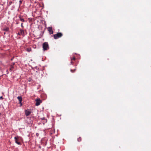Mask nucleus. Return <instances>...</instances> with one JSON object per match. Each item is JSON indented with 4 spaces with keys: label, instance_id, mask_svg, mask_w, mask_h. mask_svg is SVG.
Here are the masks:
<instances>
[{
    "label": "nucleus",
    "instance_id": "0eeeda50",
    "mask_svg": "<svg viewBox=\"0 0 151 151\" xmlns=\"http://www.w3.org/2000/svg\"><path fill=\"white\" fill-rule=\"evenodd\" d=\"M17 99L19 100V103H21V106H22V104L21 103V101H22V98L21 96H18L17 97Z\"/></svg>",
    "mask_w": 151,
    "mask_h": 151
},
{
    "label": "nucleus",
    "instance_id": "2eb2a0df",
    "mask_svg": "<svg viewBox=\"0 0 151 151\" xmlns=\"http://www.w3.org/2000/svg\"><path fill=\"white\" fill-rule=\"evenodd\" d=\"M21 26L22 27H23V23H22L21 24Z\"/></svg>",
    "mask_w": 151,
    "mask_h": 151
},
{
    "label": "nucleus",
    "instance_id": "f8f14e48",
    "mask_svg": "<svg viewBox=\"0 0 151 151\" xmlns=\"http://www.w3.org/2000/svg\"><path fill=\"white\" fill-rule=\"evenodd\" d=\"M40 119L42 120H46V119H45V118L44 117H42L40 118Z\"/></svg>",
    "mask_w": 151,
    "mask_h": 151
},
{
    "label": "nucleus",
    "instance_id": "f03ea898",
    "mask_svg": "<svg viewBox=\"0 0 151 151\" xmlns=\"http://www.w3.org/2000/svg\"><path fill=\"white\" fill-rule=\"evenodd\" d=\"M43 48L44 50H47L48 48V45L47 42H44L43 44Z\"/></svg>",
    "mask_w": 151,
    "mask_h": 151
},
{
    "label": "nucleus",
    "instance_id": "4468645a",
    "mask_svg": "<svg viewBox=\"0 0 151 151\" xmlns=\"http://www.w3.org/2000/svg\"><path fill=\"white\" fill-rule=\"evenodd\" d=\"M3 99V98L2 96H1V97H0V99Z\"/></svg>",
    "mask_w": 151,
    "mask_h": 151
},
{
    "label": "nucleus",
    "instance_id": "9b49d317",
    "mask_svg": "<svg viewBox=\"0 0 151 151\" xmlns=\"http://www.w3.org/2000/svg\"><path fill=\"white\" fill-rule=\"evenodd\" d=\"M27 50L28 52H30L31 50V48H28L27 49Z\"/></svg>",
    "mask_w": 151,
    "mask_h": 151
},
{
    "label": "nucleus",
    "instance_id": "7ed1b4c3",
    "mask_svg": "<svg viewBox=\"0 0 151 151\" xmlns=\"http://www.w3.org/2000/svg\"><path fill=\"white\" fill-rule=\"evenodd\" d=\"M36 103L35 105L36 106H38L42 102V101L40 100V99H37L35 100Z\"/></svg>",
    "mask_w": 151,
    "mask_h": 151
},
{
    "label": "nucleus",
    "instance_id": "aec40b11",
    "mask_svg": "<svg viewBox=\"0 0 151 151\" xmlns=\"http://www.w3.org/2000/svg\"><path fill=\"white\" fill-rule=\"evenodd\" d=\"M5 33H5V32H4V34H5Z\"/></svg>",
    "mask_w": 151,
    "mask_h": 151
},
{
    "label": "nucleus",
    "instance_id": "20e7f679",
    "mask_svg": "<svg viewBox=\"0 0 151 151\" xmlns=\"http://www.w3.org/2000/svg\"><path fill=\"white\" fill-rule=\"evenodd\" d=\"M31 111L29 110H25V114L26 116H29L31 114Z\"/></svg>",
    "mask_w": 151,
    "mask_h": 151
},
{
    "label": "nucleus",
    "instance_id": "dca6fc26",
    "mask_svg": "<svg viewBox=\"0 0 151 151\" xmlns=\"http://www.w3.org/2000/svg\"><path fill=\"white\" fill-rule=\"evenodd\" d=\"M75 58L74 57L72 59H71V60H75Z\"/></svg>",
    "mask_w": 151,
    "mask_h": 151
},
{
    "label": "nucleus",
    "instance_id": "6ab92c4d",
    "mask_svg": "<svg viewBox=\"0 0 151 151\" xmlns=\"http://www.w3.org/2000/svg\"><path fill=\"white\" fill-rule=\"evenodd\" d=\"M29 82H30V81H31V80H29Z\"/></svg>",
    "mask_w": 151,
    "mask_h": 151
},
{
    "label": "nucleus",
    "instance_id": "f257e3e1",
    "mask_svg": "<svg viewBox=\"0 0 151 151\" xmlns=\"http://www.w3.org/2000/svg\"><path fill=\"white\" fill-rule=\"evenodd\" d=\"M62 36V34L60 32L58 33L57 34L54 35V37L55 39H57L60 37Z\"/></svg>",
    "mask_w": 151,
    "mask_h": 151
},
{
    "label": "nucleus",
    "instance_id": "6e6552de",
    "mask_svg": "<svg viewBox=\"0 0 151 151\" xmlns=\"http://www.w3.org/2000/svg\"><path fill=\"white\" fill-rule=\"evenodd\" d=\"M9 28L8 27H6L4 29V31H8L9 30Z\"/></svg>",
    "mask_w": 151,
    "mask_h": 151
},
{
    "label": "nucleus",
    "instance_id": "ddd939ff",
    "mask_svg": "<svg viewBox=\"0 0 151 151\" xmlns=\"http://www.w3.org/2000/svg\"><path fill=\"white\" fill-rule=\"evenodd\" d=\"M20 20L22 22H24V19H21Z\"/></svg>",
    "mask_w": 151,
    "mask_h": 151
},
{
    "label": "nucleus",
    "instance_id": "423d86ee",
    "mask_svg": "<svg viewBox=\"0 0 151 151\" xmlns=\"http://www.w3.org/2000/svg\"><path fill=\"white\" fill-rule=\"evenodd\" d=\"M14 138L15 143L18 145H20L21 143L20 142L18 141V138L17 137H14Z\"/></svg>",
    "mask_w": 151,
    "mask_h": 151
},
{
    "label": "nucleus",
    "instance_id": "f3484780",
    "mask_svg": "<svg viewBox=\"0 0 151 151\" xmlns=\"http://www.w3.org/2000/svg\"><path fill=\"white\" fill-rule=\"evenodd\" d=\"M39 134L37 133H36V135L37 137L38 136Z\"/></svg>",
    "mask_w": 151,
    "mask_h": 151
},
{
    "label": "nucleus",
    "instance_id": "1a4fd4ad",
    "mask_svg": "<svg viewBox=\"0 0 151 151\" xmlns=\"http://www.w3.org/2000/svg\"><path fill=\"white\" fill-rule=\"evenodd\" d=\"M20 34H23L24 33V31L22 29H20Z\"/></svg>",
    "mask_w": 151,
    "mask_h": 151
},
{
    "label": "nucleus",
    "instance_id": "9d476101",
    "mask_svg": "<svg viewBox=\"0 0 151 151\" xmlns=\"http://www.w3.org/2000/svg\"><path fill=\"white\" fill-rule=\"evenodd\" d=\"M77 140L78 142H80L81 140V137H79L77 139Z\"/></svg>",
    "mask_w": 151,
    "mask_h": 151
},
{
    "label": "nucleus",
    "instance_id": "39448f33",
    "mask_svg": "<svg viewBox=\"0 0 151 151\" xmlns=\"http://www.w3.org/2000/svg\"><path fill=\"white\" fill-rule=\"evenodd\" d=\"M47 29L50 34H52L53 33V31L52 30V28L51 27H48Z\"/></svg>",
    "mask_w": 151,
    "mask_h": 151
},
{
    "label": "nucleus",
    "instance_id": "a211bd4d",
    "mask_svg": "<svg viewBox=\"0 0 151 151\" xmlns=\"http://www.w3.org/2000/svg\"><path fill=\"white\" fill-rule=\"evenodd\" d=\"M18 34L19 35H20L21 34H20V33H18Z\"/></svg>",
    "mask_w": 151,
    "mask_h": 151
}]
</instances>
